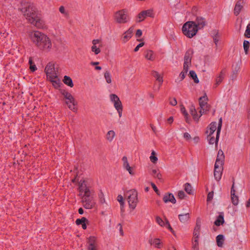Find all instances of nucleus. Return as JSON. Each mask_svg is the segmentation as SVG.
Wrapping results in <instances>:
<instances>
[{
    "mask_svg": "<svg viewBox=\"0 0 250 250\" xmlns=\"http://www.w3.org/2000/svg\"><path fill=\"white\" fill-rule=\"evenodd\" d=\"M189 75H190V77L194 80V82L195 83H199V80L197 78V76L194 71H193V70L190 71H189Z\"/></svg>",
    "mask_w": 250,
    "mask_h": 250,
    "instance_id": "a19ab883",
    "label": "nucleus"
},
{
    "mask_svg": "<svg viewBox=\"0 0 250 250\" xmlns=\"http://www.w3.org/2000/svg\"><path fill=\"white\" fill-rule=\"evenodd\" d=\"M19 10L21 12L26 19L31 24L38 28L43 27V21L35 5L33 3L25 1H21L19 7Z\"/></svg>",
    "mask_w": 250,
    "mask_h": 250,
    "instance_id": "f257e3e1",
    "label": "nucleus"
},
{
    "mask_svg": "<svg viewBox=\"0 0 250 250\" xmlns=\"http://www.w3.org/2000/svg\"><path fill=\"white\" fill-rule=\"evenodd\" d=\"M44 71L46 73L47 79H52L57 77L58 68H55V63L53 62H49L47 64Z\"/></svg>",
    "mask_w": 250,
    "mask_h": 250,
    "instance_id": "0eeeda50",
    "label": "nucleus"
},
{
    "mask_svg": "<svg viewBox=\"0 0 250 250\" xmlns=\"http://www.w3.org/2000/svg\"><path fill=\"white\" fill-rule=\"evenodd\" d=\"M193 22L196 26L198 30L202 29L206 24L205 19L201 17H197L195 21H193Z\"/></svg>",
    "mask_w": 250,
    "mask_h": 250,
    "instance_id": "f3484780",
    "label": "nucleus"
},
{
    "mask_svg": "<svg viewBox=\"0 0 250 250\" xmlns=\"http://www.w3.org/2000/svg\"><path fill=\"white\" fill-rule=\"evenodd\" d=\"M115 136V132L113 130H109L107 132L106 138L110 142H112Z\"/></svg>",
    "mask_w": 250,
    "mask_h": 250,
    "instance_id": "72a5a7b5",
    "label": "nucleus"
},
{
    "mask_svg": "<svg viewBox=\"0 0 250 250\" xmlns=\"http://www.w3.org/2000/svg\"><path fill=\"white\" fill-rule=\"evenodd\" d=\"M145 58L150 61H153L155 59L154 52L151 50H148L146 52Z\"/></svg>",
    "mask_w": 250,
    "mask_h": 250,
    "instance_id": "c756f323",
    "label": "nucleus"
},
{
    "mask_svg": "<svg viewBox=\"0 0 250 250\" xmlns=\"http://www.w3.org/2000/svg\"><path fill=\"white\" fill-rule=\"evenodd\" d=\"M63 82L65 84L70 87H72L74 85L72 79L69 76H65L64 77Z\"/></svg>",
    "mask_w": 250,
    "mask_h": 250,
    "instance_id": "473e14b6",
    "label": "nucleus"
},
{
    "mask_svg": "<svg viewBox=\"0 0 250 250\" xmlns=\"http://www.w3.org/2000/svg\"><path fill=\"white\" fill-rule=\"evenodd\" d=\"M181 112L184 115L185 120H186V121L187 123H189V118L188 114V112H187L186 109L184 106H182L181 107Z\"/></svg>",
    "mask_w": 250,
    "mask_h": 250,
    "instance_id": "58836bf2",
    "label": "nucleus"
},
{
    "mask_svg": "<svg viewBox=\"0 0 250 250\" xmlns=\"http://www.w3.org/2000/svg\"><path fill=\"white\" fill-rule=\"evenodd\" d=\"M224 236L220 234L216 237V242L218 247H221L223 244Z\"/></svg>",
    "mask_w": 250,
    "mask_h": 250,
    "instance_id": "4c0bfd02",
    "label": "nucleus"
},
{
    "mask_svg": "<svg viewBox=\"0 0 250 250\" xmlns=\"http://www.w3.org/2000/svg\"><path fill=\"white\" fill-rule=\"evenodd\" d=\"M183 137L187 141H189L191 138L190 135L188 132H185L184 133Z\"/></svg>",
    "mask_w": 250,
    "mask_h": 250,
    "instance_id": "13d9d810",
    "label": "nucleus"
},
{
    "mask_svg": "<svg viewBox=\"0 0 250 250\" xmlns=\"http://www.w3.org/2000/svg\"><path fill=\"white\" fill-rule=\"evenodd\" d=\"M163 201L165 203H167L170 202L172 204H175L176 200L172 193H166L163 197Z\"/></svg>",
    "mask_w": 250,
    "mask_h": 250,
    "instance_id": "aec40b11",
    "label": "nucleus"
},
{
    "mask_svg": "<svg viewBox=\"0 0 250 250\" xmlns=\"http://www.w3.org/2000/svg\"><path fill=\"white\" fill-rule=\"evenodd\" d=\"M59 11L63 15V16L65 18H68L69 17V12L63 6H61L59 7Z\"/></svg>",
    "mask_w": 250,
    "mask_h": 250,
    "instance_id": "f704fd0d",
    "label": "nucleus"
},
{
    "mask_svg": "<svg viewBox=\"0 0 250 250\" xmlns=\"http://www.w3.org/2000/svg\"><path fill=\"white\" fill-rule=\"evenodd\" d=\"M244 0H239L236 3L234 8V14L235 15H238L243 7Z\"/></svg>",
    "mask_w": 250,
    "mask_h": 250,
    "instance_id": "6ab92c4d",
    "label": "nucleus"
},
{
    "mask_svg": "<svg viewBox=\"0 0 250 250\" xmlns=\"http://www.w3.org/2000/svg\"><path fill=\"white\" fill-rule=\"evenodd\" d=\"M92 43L91 51L95 55H98L101 52L100 47L101 46V41L99 39H94L92 41Z\"/></svg>",
    "mask_w": 250,
    "mask_h": 250,
    "instance_id": "f8f14e48",
    "label": "nucleus"
},
{
    "mask_svg": "<svg viewBox=\"0 0 250 250\" xmlns=\"http://www.w3.org/2000/svg\"><path fill=\"white\" fill-rule=\"evenodd\" d=\"M98 197L99 200V202L100 204L102 205L106 204L105 203V200L104 197V193L102 190H100L98 193Z\"/></svg>",
    "mask_w": 250,
    "mask_h": 250,
    "instance_id": "e433bc0d",
    "label": "nucleus"
},
{
    "mask_svg": "<svg viewBox=\"0 0 250 250\" xmlns=\"http://www.w3.org/2000/svg\"><path fill=\"white\" fill-rule=\"evenodd\" d=\"M187 74V72H186L184 71H182L180 73L179 77L175 80V82L177 83H178L181 82L182 81H183L185 79Z\"/></svg>",
    "mask_w": 250,
    "mask_h": 250,
    "instance_id": "ea45409f",
    "label": "nucleus"
},
{
    "mask_svg": "<svg viewBox=\"0 0 250 250\" xmlns=\"http://www.w3.org/2000/svg\"><path fill=\"white\" fill-rule=\"evenodd\" d=\"M217 169V171H220V172L222 173L223 165L219 166V165H217V166H216V164H215L214 165V169Z\"/></svg>",
    "mask_w": 250,
    "mask_h": 250,
    "instance_id": "4d7b16f0",
    "label": "nucleus"
},
{
    "mask_svg": "<svg viewBox=\"0 0 250 250\" xmlns=\"http://www.w3.org/2000/svg\"><path fill=\"white\" fill-rule=\"evenodd\" d=\"M122 161L123 162V167L125 169L129 168L130 166L127 161V157L125 156H124L122 158Z\"/></svg>",
    "mask_w": 250,
    "mask_h": 250,
    "instance_id": "8fccbe9b",
    "label": "nucleus"
},
{
    "mask_svg": "<svg viewBox=\"0 0 250 250\" xmlns=\"http://www.w3.org/2000/svg\"><path fill=\"white\" fill-rule=\"evenodd\" d=\"M230 194L232 203L235 206L237 205L239 203V199L238 197L235 195V191L234 189V184L232 185L231 187Z\"/></svg>",
    "mask_w": 250,
    "mask_h": 250,
    "instance_id": "5701e85b",
    "label": "nucleus"
},
{
    "mask_svg": "<svg viewBox=\"0 0 250 250\" xmlns=\"http://www.w3.org/2000/svg\"><path fill=\"white\" fill-rule=\"evenodd\" d=\"M156 222L161 227L165 226L166 222H165L159 216L156 217Z\"/></svg>",
    "mask_w": 250,
    "mask_h": 250,
    "instance_id": "864d4df0",
    "label": "nucleus"
},
{
    "mask_svg": "<svg viewBox=\"0 0 250 250\" xmlns=\"http://www.w3.org/2000/svg\"><path fill=\"white\" fill-rule=\"evenodd\" d=\"M190 65H191L190 63H188L184 62L183 71L188 73V71L189 67L190 66Z\"/></svg>",
    "mask_w": 250,
    "mask_h": 250,
    "instance_id": "5fc2aeb1",
    "label": "nucleus"
},
{
    "mask_svg": "<svg viewBox=\"0 0 250 250\" xmlns=\"http://www.w3.org/2000/svg\"><path fill=\"white\" fill-rule=\"evenodd\" d=\"M38 48L42 52L49 53L53 49V44L50 38L47 36Z\"/></svg>",
    "mask_w": 250,
    "mask_h": 250,
    "instance_id": "6e6552de",
    "label": "nucleus"
},
{
    "mask_svg": "<svg viewBox=\"0 0 250 250\" xmlns=\"http://www.w3.org/2000/svg\"><path fill=\"white\" fill-rule=\"evenodd\" d=\"M117 200L120 204L121 210H123L124 207V201L123 197L121 195H119L117 196Z\"/></svg>",
    "mask_w": 250,
    "mask_h": 250,
    "instance_id": "3c124183",
    "label": "nucleus"
},
{
    "mask_svg": "<svg viewBox=\"0 0 250 250\" xmlns=\"http://www.w3.org/2000/svg\"><path fill=\"white\" fill-rule=\"evenodd\" d=\"M133 31L134 28L133 27H130L126 31H125L122 36V42L125 43L129 41L132 36Z\"/></svg>",
    "mask_w": 250,
    "mask_h": 250,
    "instance_id": "2eb2a0df",
    "label": "nucleus"
},
{
    "mask_svg": "<svg viewBox=\"0 0 250 250\" xmlns=\"http://www.w3.org/2000/svg\"><path fill=\"white\" fill-rule=\"evenodd\" d=\"M224 222V215L223 213L219 214L216 220L214 222V224L217 226H219Z\"/></svg>",
    "mask_w": 250,
    "mask_h": 250,
    "instance_id": "2f4dec72",
    "label": "nucleus"
},
{
    "mask_svg": "<svg viewBox=\"0 0 250 250\" xmlns=\"http://www.w3.org/2000/svg\"><path fill=\"white\" fill-rule=\"evenodd\" d=\"M169 103L171 105L175 106L177 104V100L175 98H173L170 100Z\"/></svg>",
    "mask_w": 250,
    "mask_h": 250,
    "instance_id": "69168bd1",
    "label": "nucleus"
},
{
    "mask_svg": "<svg viewBox=\"0 0 250 250\" xmlns=\"http://www.w3.org/2000/svg\"><path fill=\"white\" fill-rule=\"evenodd\" d=\"M222 124V118H221L219 120V122L218 123L217 130L216 131L215 138L214 137V136L213 135H211V136H210L209 135H208V139L209 144L213 145L214 143H215L216 144H217L219 138L220 133L221 130Z\"/></svg>",
    "mask_w": 250,
    "mask_h": 250,
    "instance_id": "9d476101",
    "label": "nucleus"
},
{
    "mask_svg": "<svg viewBox=\"0 0 250 250\" xmlns=\"http://www.w3.org/2000/svg\"><path fill=\"white\" fill-rule=\"evenodd\" d=\"M48 80H49L52 83V85L55 87V88H58L60 86L61 84V81L58 78V76H57V77L56 78H53L52 79H48Z\"/></svg>",
    "mask_w": 250,
    "mask_h": 250,
    "instance_id": "7c9ffc66",
    "label": "nucleus"
},
{
    "mask_svg": "<svg viewBox=\"0 0 250 250\" xmlns=\"http://www.w3.org/2000/svg\"><path fill=\"white\" fill-rule=\"evenodd\" d=\"M115 109L118 113L119 117H121L122 116L123 105Z\"/></svg>",
    "mask_w": 250,
    "mask_h": 250,
    "instance_id": "052dcab7",
    "label": "nucleus"
},
{
    "mask_svg": "<svg viewBox=\"0 0 250 250\" xmlns=\"http://www.w3.org/2000/svg\"><path fill=\"white\" fill-rule=\"evenodd\" d=\"M190 112L192 115L194 120L196 121H198L200 117L202 116L201 115V114L199 116H198V115L197 113V111L195 109V108L193 105H191L190 107Z\"/></svg>",
    "mask_w": 250,
    "mask_h": 250,
    "instance_id": "cd10ccee",
    "label": "nucleus"
},
{
    "mask_svg": "<svg viewBox=\"0 0 250 250\" xmlns=\"http://www.w3.org/2000/svg\"><path fill=\"white\" fill-rule=\"evenodd\" d=\"M212 37L215 45L217 46L220 40V35L218 30H214L212 32Z\"/></svg>",
    "mask_w": 250,
    "mask_h": 250,
    "instance_id": "c85d7f7f",
    "label": "nucleus"
},
{
    "mask_svg": "<svg viewBox=\"0 0 250 250\" xmlns=\"http://www.w3.org/2000/svg\"><path fill=\"white\" fill-rule=\"evenodd\" d=\"M217 169H214V176L215 179L219 181L221 178L222 173L217 171Z\"/></svg>",
    "mask_w": 250,
    "mask_h": 250,
    "instance_id": "49530a36",
    "label": "nucleus"
},
{
    "mask_svg": "<svg viewBox=\"0 0 250 250\" xmlns=\"http://www.w3.org/2000/svg\"><path fill=\"white\" fill-rule=\"evenodd\" d=\"M61 94L64 97L65 100V104L67 105L69 109L73 112H76L77 109L76 106L77 105V102L72 95L65 90H62Z\"/></svg>",
    "mask_w": 250,
    "mask_h": 250,
    "instance_id": "20e7f679",
    "label": "nucleus"
},
{
    "mask_svg": "<svg viewBox=\"0 0 250 250\" xmlns=\"http://www.w3.org/2000/svg\"><path fill=\"white\" fill-rule=\"evenodd\" d=\"M178 196L180 199H183L185 197L186 194L183 191L180 190L178 192Z\"/></svg>",
    "mask_w": 250,
    "mask_h": 250,
    "instance_id": "6e6d98bb",
    "label": "nucleus"
},
{
    "mask_svg": "<svg viewBox=\"0 0 250 250\" xmlns=\"http://www.w3.org/2000/svg\"><path fill=\"white\" fill-rule=\"evenodd\" d=\"M126 197L129 208L134 209L139 202L137 191L135 189L127 191Z\"/></svg>",
    "mask_w": 250,
    "mask_h": 250,
    "instance_id": "423d86ee",
    "label": "nucleus"
},
{
    "mask_svg": "<svg viewBox=\"0 0 250 250\" xmlns=\"http://www.w3.org/2000/svg\"><path fill=\"white\" fill-rule=\"evenodd\" d=\"M152 75L154 78H156V80L159 83H160V84H159V87H158V89H159L163 82V79L162 77L161 76V75L158 72H157L156 71H153L152 72Z\"/></svg>",
    "mask_w": 250,
    "mask_h": 250,
    "instance_id": "a878e982",
    "label": "nucleus"
},
{
    "mask_svg": "<svg viewBox=\"0 0 250 250\" xmlns=\"http://www.w3.org/2000/svg\"><path fill=\"white\" fill-rule=\"evenodd\" d=\"M225 159V156L222 150H219L218 152L215 164L223 165Z\"/></svg>",
    "mask_w": 250,
    "mask_h": 250,
    "instance_id": "a211bd4d",
    "label": "nucleus"
},
{
    "mask_svg": "<svg viewBox=\"0 0 250 250\" xmlns=\"http://www.w3.org/2000/svg\"><path fill=\"white\" fill-rule=\"evenodd\" d=\"M109 99L111 102L113 104L115 108L122 106L121 101L117 95L114 94H111L109 95Z\"/></svg>",
    "mask_w": 250,
    "mask_h": 250,
    "instance_id": "4468645a",
    "label": "nucleus"
},
{
    "mask_svg": "<svg viewBox=\"0 0 250 250\" xmlns=\"http://www.w3.org/2000/svg\"><path fill=\"white\" fill-rule=\"evenodd\" d=\"M79 190L83 195L82 202L83 207L86 209L93 208L96 204L92 196L94 191L87 180L81 179L79 181Z\"/></svg>",
    "mask_w": 250,
    "mask_h": 250,
    "instance_id": "f03ea898",
    "label": "nucleus"
},
{
    "mask_svg": "<svg viewBox=\"0 0 250 250\" xmlns=\"http://www.w3.org/2000/svg\"><path fill=\"white\" fill-rule=\"evenodd\" d=\"M117 226L119 227V231H120V235L121 236H123L124 235V232H123V228H122L121 224H118Z\"/></svg>",
    "mask_w": 250,
    "mask_h": 250,
    "instance_id": "774afa93",
    "label": "nucleus"
},
{
    "mask_svg": "<svg viewBox=\"0 0 250 250\" xmlns=\"http://www.w3.org/2000/svg\"><path fill=\"white\" fill-rule=\"evenodd\" d=\"M115 20L118 23H126L129 20L126 10L123 9L117 11L115 15Z\"/></svg>",
    "mask_w": 250,
    "mask_h": 250,
    "instance_id": "1a4fd4ad",
    "label": "nucleus"
},
{
    "mask_svg": "<svg viewBox=\"0 0 250 250\" xmlns=\"http://www.w3.org/2000/svg\"><path fill=\"white\" fill-rule=\"evenodd\" d=\"M184 189L188 194H191L192 192V187L189 183L185 184Z\"/></svg>",
    "mask_w": 250,
    "mask_h": 250,
    "instance_id": "de8ad7c7",
    "label": "nucleus"
},
{
    "mask_svg": "<svg viewBox=\"0 0 250 250\" xmlns=\"http://www.w3.org/2000/svg\"><path fill=\"white\" fill-rule=\"evenodd\" d=\"M142 35V31L141 29H138L136 32V37H140Z\"/></svg>",
    "mask_w": 250,
    "mask_h": 250,
    "instance_id": "338daca9",
    "label": "nucleus"
},
{
    "mask_svg": "<svg viewBox=\"0 0 250 250\" xmlns=\"http://www.w3.org/2000/svg\"><path fill=\"white\" fill-rule=\"evenodd\" d=\"M148 242L151 245L153 246L156 248L160 249L162 247V243L159 238H149Z\"/></svg>",
    "mask_w": 250,
    "mask_h": 250,
    "instance_id": "b1692460",
    "label": "nucleus"
},
{
    "mask_svg": "<svg viewBox=\"0 0 250 250\" xmlns=\"http://www.w3.org/2000/svg\"><path fill=\"white\" fill-rule=\"evenodd\" d=\"M87 220L85 217H82L81 219H77L76 221V223L77 225H82V228L84 229H86V223Z\"/></svg>",
    "mask_w": 250,
    "mask_h": 250,
    "instance_id": "bb28decb",
    "label": "nucleus"
},
{
    "mask_svg": "<svg viewBox=\"0 0 250 250\" xmlns=\"http://www.w3.org/2000/svg\"><path fill=\"white\" fill-rule=\"evenodd\" d=\"M154 16L153 11L151 9L143 11L138 14L137 21V22H141L144 21L146 17H149L153 18Z\"/></svg>",
    "mask_w": 250,
    "mask_h": 250,
    "instance_id": "9b49d317",
    "label": "nucleus"
},
{
    "mask_svg": "<svg viewBox=\"0 0 250 250\" xmlns=\"http://www.w3.org/2000/svg\"><path fill=\"white\" fill-rule=\"evenodd\" d=\"M182 30L184 35L188 38L195 36L198 31L193 21H188L184 23Z\"/></svg>",
    "mask_w": 250,
    "mask_h": 250,
    "instance_id": "7ed1b4c3",
    "label": "nucleus"
},
{
    "mask_svg": "<svg viewBox=\"0 0 250 250\" xmlns=\"http://www.w3.org/2000/svg\"><path fill=\"white\" fill-rule=\"evenodd\" d=\"M217 123L215 122H212L209 126V128L207 130L206 133L208 135H209L211 136V135H213L215 131L217 129Z\"/></svg>",
    "mask_w": 250,
    "mask_h": 250,
    "instance_id": "4be33fe9",
    "label": "nucleus"
},
{
    "mask_svg": "<svg viewBox=\"0 0 250 250\" xmlns=\"http://www.w3.org/2000/svg\"><path fill=\"white\" fill-rule=\"evenodd\" d=\"M250 47V42L248 41L245 40L243 42V47L245 53L247 54L248 52Z\"/></svg>",
    "mask_w": 250,
    "mask_h": 250,
    "instance_id": "09e8293b",
    "label": "nucleus"
},
{
    "mask_svg": "<svg viewBox=\"0 0 250 250\" xmlns=\"http://www.w3.org/2000/svg\"><path fill=\"white\" fill-rule=\"evenodd\" d=\"M206 99V98L205 97H202L199 99V104L201 107L200 113H201V115H202L203 114L205 113L209 109L208 106L205 101Z\"/></svg>",
    "mask_w": 250,
    "mask_h": 250,
    "instance_id": "ddd939ff",
    "label": "nucleus"
},
{
    "mask_svg": "<svg viewBox=\"0 0 250 250\" xmlns=\"http://www.w3.org/2000/svg\"><path fill=\"white\" fill-rule=\"evenodd\" d=\"M244 36L246 38H250V23H248L246 27Z\"/></svg>",
    "mask_w": 250,
    "mask_h": 250,
    "instance_id": "603ef678",
    "label": "nucleus"
},
{
    "mask_svg": "<svg viewBox=\"0 0 250 250\" xmlns=\"http://www.w3.org/2000/svg\"><path fill=\"white\" fill-rule=\"evenodd\" d=\"M164 227L167 228V229H168L171 231H172L173 229L171 228V227L170 226V224L169 223L168 221L167 220V221L166 222V224H165V226Z\"/></svg>",
    "mask_w": 250,
    "mask_h": 250,
    "instance_id": "e2e57ef3",
    "label": "nucleus"
},
{
    "mask_svg": "<svg viewBox=\"0 0 250 250\" xmlns=\"http://www.w3.org/2000/svg\"><path fill=\"white\" fill-rule=\"evenodd\" d=\"M29 36L32 42L38 48L47 35L39 31L36 30L30 32Z\"/></svg>",
    "mask_w": 250,
    "mask_h": 250,
    "instance_id": "39448f33",
    "label": "nucleus"
},
{
    "mask_svg": "<svg viewBox=\"0 0 250 250\" xmlns=\"http://www.w3.org/2000/svg\"><path fill=\"white\" fill-rule=\"evenodd\" d=\"M224 73L223 72H221L219 74V76L217 77L216 80V85H219L223 81L224 77Z\"/></svg>",
    "mask_w": 250,
    "mask_h": 250,
    "instance_id": "37998d69",
    "label": "nucleus"
},
{
    "mask_svg": "<svg viewBox=\"0 0 250 250\" xmlns=\"http://www.w3.org/2000/svg\"><path fill=\"white\" fill-rule=\"evenodd\" d=\"M104 78L108 83H112L111 75L109 71H106L104 73Z\"/></svg>",
    "mask_w": 250,
    "mask_h": 250,
    "instance_id": "c9c22d12",
    "label": "nucleus"
},
{
    "mask_svg": "<svg viewBox=\"0 0 250 250\" xmlns=\"http://www.w3.org/2000/svg\"><path fill=\"white\" fill-rule=\"evenodd\" d=\"M199 237H194V242H193V247L195 248L198 245Z\"/></svg>",
    "mask_w": 250,
    "mask_h": 250,
    "instance_id": "680f3d73",
    "label": "nucleus"
},
{
    "mask_svg": "<svg viewBox=\"0 0 250 250\" xmlns=\"http://www.w3.org/2000/svg\"><path fill=\"white\" fill-rule=\"evenodd\" d=\"M152 174L154 177L159 179H161L162 178V175L157 169H153L152 171Z\"/></svg>",
    "mask_w": 250,
    "mask_h": 250,
    "instance_id": "a18cd8bd",
    "label": "nucleus"
},
{
    "mask_svg": "<svg viewBox=\"0 0 250 250\" xmlns=\"http://www.w3.org/2000/svg\"><path fill=\"white\" fill-rule=\"evenodd\" d=\"M150 161L153 164L156 163L158 161L157 157L155 156V152L154 151H152L151 153V155L149 157Z\"/></svg>",
    "mask_w": 250,
    "mask_h": 250,
    "instance_id": "c03bdc74",
    "label": "nucleus"
},
{
    "mask_svg": "<svg viewBox=\"0 0 250 250\" xmlns=\"http://www.w3.org/2000/svg\"><path fill=\"white\" fill-rule=\"evenodd\" d=\"M200 229V225L197 223L193 232L194 237H199Z\"/></svg>",
    "mask_w": 250,
    "mask_h": 250,
    "instance_id": "79ce46f5",
    "label": "nucleus"
},
{
    "mask_svg": "<svg viewBox=\"0 0 250 250\" xmlns=\"http://www.w3.org/2000/svg\"><path fill=\"white\" fill-rule=\"evenodd\" d=\"M213 197V192L211 191L208 193V196H207V201H211Z\"/></svg>",
    "mask_w": 250,
    "mask_h": 250,
    "instance_id": "bf43d9fd",
    "label": "nucleus"
},
{
    "mask_svg": "<svg viewBox=\"0 0 250 250\" xmlns=\"http://www.w3.org/2000/svg\"><path fill=\"white\" fill-rule=\"evenodd\" d=\"M178 218L181 223L184 224L187 223L190 219V211L179 214Z\"/></svg>",
    "mask_w": 250,
    "mask_h": 250,
    "instance_id": "412c9836",
    "label": "nucleus"
},
{
    "mask_svg": "<svg viewBox=\"0 0 250 250\" xmlns=\"http://www.w3.org/2000/svg\"><path fill=\"white\" fill-rule=\"evenodd\" d=\"M88 250H96L97 244L96 238L94 236H90L88 239Z\"/></svg>",
    "mask_w": 250,
    "mask_h": 250,
    "instance_id": "dca6fc26",
    "label": "nucleus"
},
{
    "mask_svg": "<svg viewBox=\"0 0 250 250\" xmlns=\"http://www.w3.org/2000/svg\"><path fill=\"white\" fill-rule=\"evenodd\" d=\"M144 42H141V43H140L139 44H138L136 46V47L135 48V49H134V51H135V52H137V51L139 50V48H140V47H141L143 46H144Z\"/></svg>",
    "mask_w": 250,
    "mask_h": 250,
    "instance_id": "0e129e2a",
    "label": "nucleus"
},
{
    "mask_svg": "<svg viewBox=\"0 0 250 250\" xmlns=\"http://www.w3.org/2000/svg\"><path fill=\"white\" fill-rule=\"evenodd\" d=\"M193 54V51L191 49H188L186 53L184 56V62L190 63L192 56Z\"/></svg>",
    "mask_w": 250,
    "mask_h": 250,
    "instance_id": "393cba45",
    "label": "nucleus"
}]
</instances>
